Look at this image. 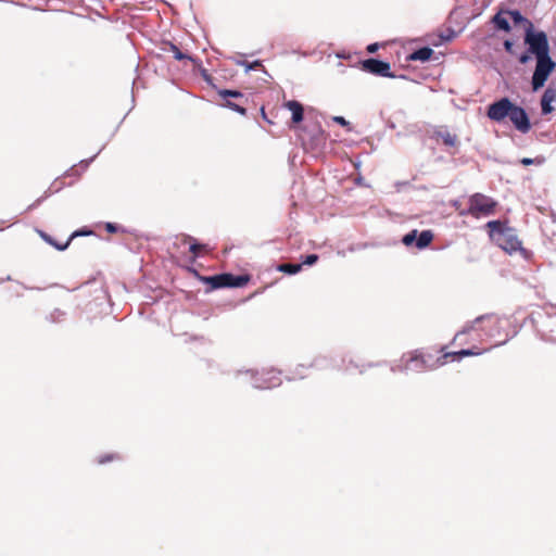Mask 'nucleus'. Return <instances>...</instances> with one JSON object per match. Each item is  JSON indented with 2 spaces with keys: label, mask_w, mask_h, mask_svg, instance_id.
Masks as SVG:
<instances>
[{
  "label": "nucleus",
  "mask_w": 556,
  "mask_h": 556,
  "mask_svg": "<svg viewBox=\"0 0 556 556\" xmlns=\"http://www.w3.org/2000/svg\"><path fill=\"white\" fill-rule=\"evenodd\" d=\"M245 377H249V381L255 389H271L281 384L280 372L275 369L250 371L244 372Z\"/></svg>",
  "instance_id": "nucleus-4"
},
{
  "label": "nucleus",
  "mask_w": 556,
  "mask_h": 556,
  "mask_svg": "<svg viewBox=\"0 0 556 556\" xmlns=\"http://www.w3.org/2000/svg\"><path fill=\"white\" fill-rule=\"evenodd\" d=\"M313 366L321 369L328 366V359L326 357H318L314 361Z\"/></svg>",
  "instance_id": "nucleus-30"
},
{
  "label": "nucleus",
  "mask_w": 556,
  "mask_h": 556,
  "mask_svg": "<svg viewBox=\"0 0 556 556\" xmlns=\"http://www.w3.org/2000/svg\"><path fill=\"white\" fill-rule=\"evenodd\" d=\"M302 269L300 263H280L277 266V270L288 275H295Z\"/></svg>",
  "instance_id": "nucleus-22"
},
{
  "label": "nucleus",
  "mask_w": 556,
  "mask_h": 556,
  "mask_svg": "<svg viewBox=\"0 0 556 556\" xmlns=\"http://www.w3.org/2000/svg\"><path fill=\"white\" fill-rule=\"evenodd\" d=\"M250 280L248 275H233L228 273V288H242Z\"/></svg>",
  "instance_id": "nucleus-20"
},
{
  "label": "nucleus",
  "mask_w": 556,
  "mask_h": 556,
  "mask_svg": "<svg viewBox=\"0 0 556 556\" xmlns=\"http://www.w3.org/2000/svg\"><path fill=\"white\" fill-rule=\"evenodd\" d=\"M318 261V255L317 254H307L303 257V261H302V266L303 265H307V266H312L314 265L316 262Z\"/></svg>",
  "instance_id": "nucleus-29"
},
{
  "label": "nucleus",
  "mask_w": 556,
  "mask_h": 556,
  "mask_svg": "<svg viewBox=\"0 0 556 556\" xmlns=\"http://www.w3.org/2000/svg\"><path fill=\"white\" fill-rule=\"evenodd\" d=\"M489 236L501 249L508 253L521 250V242L515 229L502 220H490L486 223Z\"/></svg>",
  "instance_id": "nucleus-2"
},
{
  "label": "nucleus",
  "mask_w": 556,
  "mask_h": 556,
  "mask_svg": "<svg viewBox=\"0 0 556 556\" xmlns=\"http://www.w3.org/2000/svg\"><path fill=\"white\" fill-rule=\"evenodd\" d=\"M431 368H433V365L429 364L428 359L424 355L412 354L407 358L403 356L401 364L391 366L390 370L392 372H422Z\"/></svg>",
  "instance_id": "nucleus-5"
},
{
  "label": "nucleus",
  "mask_w": 556,
  "mask_h": 556,
  "mask_svg": "<svg viewBox=\"0 0 556 556\" xmlns=\"http://www.w3.org/2000/svg\"><path fill=\"white\" fill-rule=\"evenodd\" d=\"M237 64L238 65H241V66H244L245 68V73H249L253 70H255L256 67L258 66H262V63L260 60H256V61H253V62H248V61H237Z\"/></svg>",
  "instance_id": "nucleus-25"
},
{
  "label": "nucleus",
  "mask_w": 556,
  "mask_h": 556,
  "mask_svg": "<svg viewBox=\"0 0 556 556\" xmlns=\"http://www.w3.org/2000/svg\"><path fill=\"white\" fill-rule=\"evenodd\" d=\"M433 240V232L431 230H422L418 232L417 229H413L402 238V243L406 247L415 245L418 250H424Z\"/></svg>",
  "instance_id": "nucleus-7"
},
{
  "label": "nucleus",
  "mask_w": 556,
  "mask_h": 556,
  "mask_svg": "<svg viewBox=\"0 0 556 556\" xmlns=\"http://www.w3.org/2000/svg\"><path fill=\"white\" fill-rule=\"evenodd\" d=\"M544 157L542 156H538L535 159H531V157H523L520 160V163L525 166H529V165H532V164H535V165H542L544 163Z\"/></svg>",
  "instance_id": "nucleus-26"
},
{
  "label": "nucleus",
  "mask_w": 556,
  "mask_h": 556,
  "mask_svg": "<svg viewBox=\"0 0 556 556\" xmlns=\"http://www.w3.org/2000/svg\"><path fill=\"white\" fill-rule=\"evenodd\" d=\"M492 23L494 27L498 30H503L505 33H509L511 30V26L508 22V20L502 14V12H497L492 17Z\"/></svg>",
  "instance_id": "nucleus-19"
},
{
  "label": "nucleus",
  "mask_w": 556,
  "mask_h": 556,
  "mask_svg": "<svg viewBox=\"0 0 556 556\" xmlns=\"http://www.w3.org/2000/svg\"><path fill=\"white\" fill-rule=\"evenodd\" d=\"M543 340H545L547 342L556 343V338H554L553 336H544Z\"/></svg>",
  "instance_id": "nucleus-43"
},
{
  "label": "nucleus",
  "mask_w": 556,
  "mask_h": 556,
  "mask_svg": "<svg viewBox=\"0 0 556 556\" xmlns=\"http://www.w3.org/2000/svg\"><path fill=\"white\" fill-rule=\"evenodd\" d=\"M514 103L506 97L494 101L488 106L486 116L494 122H502L505 117H509V113Z\"/></svg>",
  "instance_id": "nucleus-9"
},
{
  "label": "nucleus",
  "mask_w": 556,
  "mask_h": 556,
  "mask_svg": "<svg viewBox=\"0 0 556 556\" xmlns=\"http://www.w3.org/2000/svg\"><path fill=\"white\" fill-rule=\"evenodd\" d=\"M114 458H117V455H116V454H105V455L100 456V457L98 458V463H99V464H106V463H109V462L113 460Z\"/></svg>",
  "instance_id": "nucleus-32"
},
{
  "label": "nucleus",
  "mask_w": 556,
  "mask_h": 556,
  "mask_svg": "<svg viewBox=\"0 0 556 556\" xmlns=\"http://www.w3.org/2000/svg\"><path fill=\"white\" fill-rule=\"evenodd\" d=\"M105 230L109 232V233H115L118 231V225L117 224H114V223H106L105 224Z\"/></svg>",
  "instance_id": "nucleus-35"
},
{
  "label": "nucleus",
  "mask_w": 556,
  "mask_h": 556,
  "mask_svg": "<svg viewBox=\"0 0 556 556\" xmlns=\"http://www.w3.org/2000/svg\"><path fill=\"white\" fill-rule=\"evenodd\" d=\"M453 206H454L456 210H458V208H459V206H460V205H459V202H458V201H454V202H453Z\"/></svg>",
  "instance_id": "nucleus-45"
},
{
  "label": "nucleus",
  "mask_w": 556,
  "mask_h": 556,
  "mask_svg": "<svg viewBox=\"0 0 556 556\" xmlns=\"http://www.w3.org/2000/svg\"><path fill=\"white\" fill-rule=\"evenodd\" d=\"M525 43L528 46V52L535 56V68L531 77L532 91H538L544 87L551 74L556 67V62L549 54V43L545 31L535 30L533 23L525 28Z\"/></svg>",
  "instance_id": "nucleus-1"
},
{
  "label": "nucleus",
  "mask_w": 556,
  "mask_h": 556,
  "mask_svg": "<svg viewBox=\"0 0 556 556\" xmlns=\"http://www.w3.org/2000/svg\"><path fill=\"white\" fill-rule=\"evenodd\" d=\"M433 54V50L430 47H421L417 50L413 51L408 60L410 61H420V62H427L431 59Z\"/></svg>",
  "instance_id": "nucleus-18"
},
{
  "label": "nucleus",
  "mask_w": 556,
  "mask_h": 556,
  "mask_svg": "<svg viewBox=\"0 0 556 556\" xmlns=\"http://www.w3.org/2000/svg\"><path fill=\"white\" fill-rule=\"evenodd\" d=\"M503 46L507 53H509V54L514 53V42L511 40H509V39L504 40Z\"/></svg>",
  "instance_id": "nucleus-33"
},
{
  "label": "nucleus",
  "mask_w": 556,
  "mask_h": 556,
  "mask_svg": "<svg viewBox=\"0 0 556 556\" xmlns=\"http://www.w3.org/2000/svg\"><path fill=\"white\" fill-rule=\"evenodd\" d=\"M203 281L211 287V289L228 288V273L206 276Z\"/></svg>",
  "instance_id": "nucleus-15"
},
{
  "label": "nucleus",
  "mask_w": 556,
  "mask_h": 556,
  "mask_svg": "<svg viewBox=\"0 0 556 556\" xmlns=\"http://www.w3.org/2000/svg\"><path fill=\"white\" fill-rule=\"evenodd\" d=\"M38 233L47 243L54 247L58 251H64L70 245V240H67L65 243H59L50 235L42 230H38Z\"/></svg>",
  "instance_id": "nucleus-23"
},
{
  "label": "nucleus",
  "mask_w": 556,
  "mask_h": 556,
  "mask_svg": "<svg viewBox=\"0 0 556 556\" xmlns=\"http://www.w3.org/2000/svg\"><path fill=\"white\" fill-rule=\"evenodd\" d=\"M198 67L200 68V73H201L202 78L206 83L211 84L212 83V76L208 74V72L205 68H203L202 65L198 66Z\"/></svg>",
  "instance_id": "nucleus-34"
},
{
  "label": "nucleus",
  "mask_w": 556,
  "mask_h": 556,
  "mask_svg": "<svg viewBox=\"0 0 556 556\" xmlns=\"http://www.w3.org/2000/svg\"><path fill=\"white\" fill-rule=\"evenodd\" d=\"M64 316H65V313L63 311H61L60 308H55L50 314L49 319L52 323H56V321H60L61 319H63Z\"/></svg>",
  "instance_id": "nucleus-28"
},
{
  "label": "nucleus",
  "mask_w": 556,
  "mask_h": 556,
  "mask_svg": "<svg viewBox=\"0 0 556 556\" xmlns=\"http://www.w3.org/2000/svg\"><path fill=\"white\" fill-rule=\"evenodd\" d=\"M164 51H170L174 55V59L177 61H190L194 66H201V60L198 58H194L188 53H185L180 51V49L173 42L167 41L165 42Z\"/></svg>",
  "instance_id": "nucleus-13"
},
{
  "label": "nucleus",
  "mask_w": 556,
  "mask_h": 556,
  "mask_svg": "<svg viewBox=\"0 0 556 556\" xmlns=\"http://www.w3.org/2000/svg\"><path fill=\"white\" fill-rule=\"evenodd\" d=\"M359 366L355 364L352 359H350L349 365L344 367L346 371H352V369H358Z\"/></svg>",
  "instance_id": "nucleus-39"
},
{
  "label": "nucleus",
  "mask_w": 556,
  "mask_h": 556,
  "mask_svg": "<svg viewBox=\"0 0 556 556\" xmlns=\"http://www.w3.org/2000/svg\"><path fill=\"white\" fill-rule=\"evenodd\" d=\"M333 122L343 127H348L350 125V123L343 116H334Z\"/></svg>",
  "instance_id": "nucleus-36"
},
{
  "label": "nucleus",
  "mask_w": 556,
  "mask_h": 556,
  "mask_svg": "<svg viewBox=\"0 0 556 556\" xmlns=\"http://www.w3.org/2000/svg\"><path fill=\"white\" fill-rule=\"evenodd\" d=\"M481 354L480 351H477L475 349H463L460 351H457V352H451V353H445L442 358H447V357H452V361H460L463 357H466V356H472V355H479ZM441 361V357L438 358V363H440V365H443L445 364V361Z\"/></svg>",
  "instance_id": "nucleus-17"
},
{
  "label": "nucleus",
  "mask_w": 556,
  "mask_h": 556,
  "mask_svg": "<svg viewBox=\"0 0 556 556\" xmlns=\"http://www.w3.org/2000/svg\"><path fill=\"white\" fill-rule=\"evenodd\" d=\"M484 321H486L492 327L497 324V319H495L492 315L479 316L473 321L465 325L463 327V329L455 334L454 339H456L463 334L469 333L470 331L477 330L478 326H480Z\"/></svg>",
  "instance_id": "nucleus-12"
},
{
  "label": "nucleus",
  "mask_w": 556,
  "mask_h": 556,
  "mask_svg": "<svg viewBox=\"0 0 556 556\" xmlns=\"http://www.w3.org/2000/svg\"><path fill=\"white\" fill-rule=\"evenodd\" d=\"M469 206L460 210V216H472L479 218L481 216H490L494 214L497 205L496 201L483 193H473L469 197Z\"/></svg>",
  "instance_id": "nucleus-3"
},
{
  "label": "nucleus",
  "mask_w": 556,
  "mask_h": 556,
  "mask_svg": "<svg viewBox=\"0 0 556 556\" xmlns=\"http://www.w3.org/2000/svg\"><path fill=\"white\" fill-rule=\"evenodd\" d=\"M190 240H192V242L190 243L189 245V251L193 254V255H198L199 251L203 250L206 245L205 244H202V243H199L197 242L194 239L190 238Z\"/></svg>",
  "instance_id": "nucleus-27"
},
{
  "label": "nucleus",
  "mask_w": 556,
  "mask_h": 556,
  "mask_svg": "<svg viewBox=\"0 0 556 556\" xmlns=\"http://www.w3.org/2000/svg\"><path fill=\"white\" fill-rule=\"evenodd\" d=\"M65 175L66 176L79 175V173H78V169H76L75 166H74L70 170H67Z\"/></svg>",
  "instance_id": "nucleus-42"
},
{
  "label": "nucleus",
  "mask_w": 556,
  "mask_h": 556,
  "mask_svg": "<svg viewBox=\"0 0 556 556\" xmlns=\"http://www.w3.org/2000/svg\"><path fill=\"white\" fill-rule=\"evenodd\" d=\"M554 101H556V87L551 84L541 97L540 104L542 115H549L554 112L555 109L552 105Z\"/></svg>",
  "instance_id": "nucleus-11"
},
{
  "label": "nucleus",
  "mask_w": 556,
  "mask_h": 556,
  "mask_svg": "<svg viewBox=\"0 0 556 556\" xmlns=\"http://www.w3.org/2000/svg\"><path fill=\"white\" fill-rule=\"evenodd\" d=\"M65 184L60 180L59 178L55 179L51 185L50 187L45 191L43 195H41L40 198H38L35 202H33L30 205H28V207L26 208V211H33L35 210L36 207H38L47 198H49L51 194L53 193H56L59 191H61L63 188H64Z\"/></svg>",
  "instance_id": "nucleus-14"
},
{
  "label": "nucleus",
  "mask_w": 556,
  "mask_h": 556,
  "mask_svg": "<svg viewBox=\"0 0 556 556\" xmlns=\"http://www.w3.org/2000/svg\"><path fill=\"white\" fill-rule=\"evenodd\" d=\"M285 105L292 114L291 121L293 124H299L304 119V109L299 101L290 100Z\"/></svg>",
  "instance_id": "nucleus-16"
},
{
  "label": "nucleus",
  "mask_w": 556,
  "mask_h": 556,
  "mask_svg": "<svg viewBox=\"0 0 556 556\" xmlns=\"http://www.w3.org/2000/svg\"><path fill=\"white\" fill-rule=\"evenodd\" d=\"M89 235H92V230L83 228V229L74 231L72 233V236L67 240L71 241L74 237H77V236H89Z\"/></svg>",
  "instance_id": "nucleus-31"
},
{
  "label": "nucleus",
  "mask_w": 556,
  "mask_h": 556,
  "mask_svg": "<svg viewBox=\"0 0 556 556\" xmlns=\"http://www.w3.org/2000/svg\"><path fill=\"white\" fill-rule=\"evenodd\" d=\"M378 48H379V45L377 42L370 43V45L367 46V51L369 53H374V52H376L378 50Z\"/></svg>",
  "instance_id": "nucleus-40"
},
{
  "label": "nucleus",
  "mask_w": 556,
  "mask_h": 556,
  "mask_svg": "<svg viewBox=\"0 0 556 556\" xmlns=\"http://www.w3.org/2000/svg\"><path fill=\"white\" fill-rule=\"evenodd\" d=\"M261 112H262V117H263L267 123L271 124V121H269V119L267 118V115H266V113H265L264 108H262V109H261Z\"/></svg>",
  "instance_id": "nucleus-44"
},
{
  "label": "nucleus",
  "mask_w": 556,
  "mask_h": 556,
  "mask_svg": "<svg viewBox=\"0 0 556 556\" xmlns=\"http://www.w3.org/2000/svg\"><path fill=\"white\" fill-rule=\"evenodd\" d=\"M97 154L93 155L92 157L88 159V160H81L79 162V166L81 167L83 170H85L89 165L90 163L93 162V160L96 159Z\"/></svg>",
  "instance_id": "nucleus-37"
},
{
  "label": "nucleus",
  "mask_w": 556,
  "mask_h": 556,
  "mask_svg": "<svg viewBox=\"0 0 556 556\" xmlns=\"http://www.w3.org/2000/svg\"><path fill=\"white\" fill-rule=\"evenodd\" d=\"M484 333H485V336H488V337H492V336H493V334H492L491 332H489V331H485Z\"/></svg>",
  "instance_id": "nucleus-46"
},
{
  "label": "nucleus",
  "mask_w": 556,
  "mask_h": 556,
  "mask_svg": "<svg viewBox=\"0 0 556 556\" xmlns=\"http://www.w3.org/2000/svg\"><path fill=\"white\" fill-rule=\"evenodd\" d=\"M361 68L369 74L381 77L394 78L395 75L391 72L390 63L387 61L369 58L361 62Z\"/></svg>",
  "instance_id": "nucleus-8"
},
{
  "label": "nucleus",
  "mask_w": 556,
  "mask_h": 556,
  "mask_svg": "<svg viewBox=\"0 0 556 556\" xmlns=\"http://www.w3.org/2000/svg\"><path fill=\"white\" fill-rule=\"evenodd\" d=\"M530 54H531V53H529L528 51H527V52L521 53V54H520V56H519V59H518V60H519V62H520L521 64H526V63H528V62L530 61V59H531V58H530Z\"/></svg>",
  "instance_id": "nucleus-38"
},
{
  "label": "nucleus",
  "mask_w": 556,
  "mask_h": 556,
  "mask_svg": "<svg viewBox=\"0 0 556 556\" xmlns=\"http://www.w3.org/2000/svg\"><path fill=\"white\" fill-rule=\"evenodd\" d=\"M507 13L510 15L511 21L515 25L522 24V25H525V28H526V27H529V23H532L530 20H528L526 16H523L521 14V12L518 10L507 11Z\"/></svg>",
  "instance_id": "nucleus-24"
},
{
  "label": "nucleus",
  "mask_w": 556,
  "mask_h": 556,
  "mask_svg": "<svg viewBox=\"0 0 556 556\" xmlns=\"http://www.w3.org/2000/svg\"><path fill=\"white\" fill-rule=\"evenodd\" d=\"M450 33H447V36H442V40L443 41H450L453 39V37L455 36V33L454 30L450 29L448 30Z\"/></svg>",
  "instance_id": "nucleus-41"
},
{
  "label": "nucleus",
  "mask_w": 556,
  "mask_h": 556,
  "mask_svg": "<svg viewBox=\"0 0 556 556\" xmlns=\"http://www.w3.org/2000/svg\"><path fill=\"white\" fill-rule=\"evenodd\" d=\"M217 93L219 97L226 100L224 106L239 113L240 115H247L244 103L248 102V97H245L241 91L232 89H219Z\"/></svg>",
  "instance_id": "nucleus-6"
},
{
  "label": "nucleus",
  "mask_w": 556,
  "mask_h": 556,
  "mask_svg": "<svg viewBox=\"0 0 556 556\" xmlns=\"http://www.w3.org/2000/svg\"><path fill=\"white\" fill-rule=\"evenodd\" d=\"M509 119L515 126V128L522 134H527L531 128V123L528 113L522 106H519L515 103L509 113Z\"/></svg>",
  "instance_id": "nucleus-10"
},
{
  "label": "nucleus",
  "mask_w": 556,
  "mask_h": 556,
  "mask_svg": "<svg viewBox=\"0 0 556 556\" xmlns=\"http://www.w3.org/2000/svg\"><path fill=\"white\" fill-rule=\"evenodd\" d=\"M434 137L441 139L443 143L447 147H455L457 143L456 135L451 134L446 129L434 131Z\"/></svg>",
  "instance_id": "nucleus-21"
}]
</instances>
